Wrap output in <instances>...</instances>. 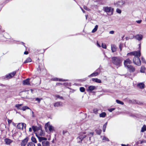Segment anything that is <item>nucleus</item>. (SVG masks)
I'll use <instances>...</instances> for the list:
<instances>
[{"label": "nucleus", "instance_id": "obj_64", "mask_svg": "<svg viewBox=\"0 0 146 146\" xmlns=\"http://www.w3.org/2000/svg\"><path fill=\"white\" fill-rule=\"evenodd\" d=\"M13 124H14V123H13Z\"/></svg>", "mask_w": 146, "mask_h": 146}, {"label": "nucleus", "instance_id": "obj_46", "mask_svg": "<svg viewBox=\"0 0 146 146\" xmlns=\"http://www.w3.org/2000/svg\"><path fill=\"white\" fill-rule=\"evenodd\" d=\"M8 124H9L11 123L12 122V120L8 119L7 120Z\"/></svg>", "mask_w": 146, "mask_h": 146}, {"label": "nucleus", "instance_id": "obj_56", "mask_svg": "<svg viewBox=\"0 0 146 146\" xmlns=\"http://www.w3.org/2000/svg\"><path fill=\"white\" fill-rule=\"evenodd\" d=\"M81 10H82V11L84 13L85 11L81 8Z\"/></svg>", "mask_w": 146, "mask_h": 146}, {"label": "nucleus", "instance_id": "obj_9", "mask_svg": "<svg viewBox=\"0 0 146 146\" xmlns=\"http://www.w3.org/2000/svg\"><path fill=\"white\" fill-rule=\"evenodd\" d=\"M131 63V60L129 58H127L125 60L124 62V64L125 67H127L129 66L130 64Z\"/></svg>", "mask_w": 146, "mask_h": 146}, {"label": "nucleus", "instance_id": "obj_23", "mask_svg": "<svg viewBox=\"0 0 146 146\" xmlns=\"http://www.w3.org/2000/svg\"><path fill=\"white\" fill-rule=\"evenodd\" d=\"M92 80L98 83H101L102 82L98 78H92Z\"/></svg>", "mask_w": 146, "mask_h": 146}, {"label": "nucleus", "instance_id": "obj_33", "mask_svg": "<svg viewBox=\"0 0 146 146\" xmlns=\"http://www.w3.org/2000/svg\"><path fill=\"white\" fill-rule=\"evenodd\" d=\"M27 146H35V145L32 142H30L27 143Z\"/></svg>", "mask_w": 146, "mask_h": 146}, {"label": "nucleus", "instance_id": "obj_1", "mask_svg": "<svg viewBox=\"0 0 146 146\" xmlns=\"http://www.w3.org/2000/svg\"><path fill=\"white\" fill-rule=\"evenodd\" d=\"M127 56L133 55L135 56L133 59L134 63L138 66H140L141 64V61L139 58L141 55L140 51H135L131 52L127 54Z\"/></svg>", "mask_w": 146, "mask_h": 146}, {"label": "nucleus", "instance_id": "obj_41", "mask_svg": "<svg viewBox=\"0 0 146 146\" xmlns=\"http://www.w3.org/2000/svg\"><path fill=\"white\" fill-rule=\"evenodd\" d=\"M42 99V98H35V100L38 101V103H40V100Z\"/></svg>", "mask_w": 146, "mask_h": 146}, {"label": "nucleus", "instance_id": "obj_30", "mask_svg": "<svg viewBox=\"0 0 146 146\" xmlns=\"http://www.w3.org/2000/svg\"><path fill=\"white\" fill-rule=\"evenodd\" d=\"M145 70V68L143 66H142L140 70V72L142 73H144Z\"/></svg>", "mask_w": 146, "mask_h": 146}, {"label": "nucleus", "instance_id": "obj_24", "mask_svg": "<svg viewBox=\"0 0 146 146\" xmlns=\"http://www.w3.org/2000/svg\"><path fill=\"white\" fill-rule=\"evenodd\" d=\"M99 74V73L98 72H94L90 75H89L88 76V77H94L95 76H97Z\"/></svg>", "mask_w": 146, "mask_h": 146}, {"label": "nucleus", "instance_id": "obj_26", "mask_svg": "<svg viewBox=\"0 0 146 146\" xmlns=\"http://www.w3.org/2000/svg\"><path fill=\"white\" fill-rule=\"evenodd\" d=\"M106 115V113L105 112H102L100 114V117H104Z\"/></svg>", "mask_w": 146, "mask_h": 146}, {"label": "nucleus", "instance_id": "obj_60", "mask_svg": "<svg viewBox=\"0 0 146 146\" xmlns=\"http://www.w3.org/2000/svg\"><path fill=\"white\" fill-rule=\"evenodd\" d=\"M86 19H87V16H86Z\"/></svg>", "mask_w": 146, "mask_h": 146}, {"label": "nucleus", "instance_id": "obj_50", "mask_svg": "<svg viewBox=\"0 0 146 146\" xmlns=\"http://www.w3.org/2000/svg\"><path fill=\"white\" fill-rule=\"evenodd\" d=\"M28 54V52L27 51H25L24 52V54Z\"/></svg>", "mask_w": 146, "mask_h": 146}, {"label": "nucleus", "instance_id": "obj_10", "mask_svg": "<svg viewBox=\"0 0 146 146\" xmlns=\"http://www.w3.org/2000/svg\"><path fill=\"white\" fill-rule=\"evenodd\" d=\"M134 37H135L136 39L140 41L142 39L143 36L142 35H141L138 34L134 36H133L132 38H130V39H132Z\"/></svg>", "mask_w": 146, "mask_h": 146}, {"label": "nucleus", "instance_id": "obj_3", "mask_svg": "<svg viewBox=\"0 0 146 146\" xmlns=\"http://www.w3.org/2000/svg\"><path fill=\"white\" fill-rule=\"evenodd\" d=\"M38 140L40 142H41L42 146H50V143L48 141L47 139L44 137H38Z\"/></svg>", "mask_w": 146, "mask_h": 146}, {"label": "nucleus", "instance_id": "obj_59", "mask_svg": "<svg viewBox=\"0 0 146 146\" xmlns=\"http://www.w3.org/2000/svg\"><path fill=\"white\" fill-rule=\"evenodd\" d=\"M119 47L120 48V49L121 50V46L120 45L119 46Z\"/></svg>", "mask_w": 146, "mask_h": 146}, {"label": "nucleus", "instance_id": "obj_48", "mask_svg": "<svg viewBox=\"0 0 146 146\" xmlns=\"http://www.w3.org/2000/svg\"><path fill=\"white\" fill-rule=\"evenodd\" d=\"M141 20H138V21H136V22L137 23H141Z\"/></svg>", "mask_w": 146, "mask_h": 146}, {"label": "nucleus", "instance_id": "obj_35", "mask_svg": "<svg viewBox=\"0 0 146 146\" xmlns=\"http://www.w3.org/2000/svg\"><path fill=\"white\" fill-rule=\"evenodd\" d=\"M98 110L97 108H94L93 110V112L96 114L98 113Z\"/></svg>", "mask_w": 146, "mask_h": 146}, {"label": "nucleus", "instance_id": "obj_6", "mask_svg": "<svg viewBox=\"0 0 146 146\" xmlns=\"http://www.w3.org/2000/svg\"><path fill=\"white\" fill-rule=\"evenodd\" d=\"M36 136L38 139V137H42L40 136H44V133L41 129H40L36 133H35Z\"/></svg>", "mask_w": 146, "mask_h": 146}, {"label": "nucleus", "instance_id": "obj_38", "mask_svg": "<svg viewBox=\"0 0 146 146\" xmlns=\"http://www.w3.org/2000/svg\"><path fill=\"white\" fill-rule=\"evenodd\" d=\"M80 91L82 92H84L85 90V88L83 87H81L80 89Z\"/></svg>", "mask_w": 146, "mask_h": 146}, {"label": "nucleus", "instance_id": "obj_47", "mask_svg": "<svg viewBox=\"0 0 146 146\" xmlns=\"http://www.w3.org/2000/svg\"><path fill=\"white\" fill-rule=\"evenodd\" d=\"M109 33L110 34H113L114 33V31H110Z\"/></svg>", "mask_w": 146, "mask_h": 146}, {"label": "nucleus", "instance_id": "obj_62", "mask_svg": "<svg viewBox=\"0 0 146 146\" xmlns=\"http://www.w3.org/2000/svg\"><path fill=\"white\" fill-rule=\"evenodd\" d=\"M127 38H127H126V40H127L128 38Z\"/></svg>", "mask_w": 146, "mask_h": 146}, {"label": "nucleus", "instance_id": "obj_13", "mask_svg": "<svg viewBox=\"0 0 146 146\" xmlns=\"http://www.w3.org/2000/svg\"><path fill=\"white\" fill-rule=\"evenodd\" d=\"M28 141V138H26L23 140L21 143V146H25Z\"/></svg>", "mask_w": 146, "mask_h": 146}, {"label": "nucleus", "instance_id": "obj_44", "mask_svg": "<svg viewBox=\"0 0 146 146\" xmlns=\"http://www.w3.org/2000/svg\"><path fill=\"white\" fill-rule=\"evenodd\" d=\"M142 61L143 63H146V62L145 60V59L143 57H142L141 58Z\"/></svg>", "mask_w": 146, "mask_h": 146}, {"label": "nucleus", "instance_id": "obj_21", "mask_svg": "<svg viewBox=\"0 0 146 146\" xmlns=\"http://www.w3.org/2000/svg\"><path fill=\"white\" fill-rule=\"evenodd\" d=\"M32 129H33V131L35 132L37 131H38L40 128L39 127H38L36 126H32Z\"/></svg>", "mask_w": 146, "mask_h": 146}, {"label": "nucleus", "instance_id": "obj_31", "mask_svg": "<svg viewBox=\"0 0 146 146\" xmlns=\"http://www.w3.org/2000/svg\"><path fill=\"white\" fill-rule=\"evenodd\" d=\"M98 25H96L94 29L92 30V33H94L96 32L98 28Z\"/></svg>", "mask_w": 146, "mask_h": 146}, {"label": "nucleus", "instance_id": "obj_45", "mask_svg": "<svg viewBox=\"0 0 146 146\" xmlns=\"http://www.w3.org/2000/svg\"><path fill=\"white\" fill-rule=\"evenodd\" d=\"M115 108H111V109H110L108 110L109 111H110V112H112V111H113V110H115Z\"/></svg>", "mask_w": 146, "mask_h": 146}, {"label": "nucleus", "instance_id": "obj_5", "mask_svg": "<svg viewBox=\"0 0 146 146\" xmlns=\"http://www.w3.org/2000/svg\"><path fill=\"white\" fill-rule=\"evenodd\" d=\"M45 128L46 131L48 130V129L50 132H52L54 130V127L51 125H50V123L48 122L45 124Z\"/></svg>", "mask_w": 146, "mask_h": 146}, {"label": "nucleus", "instance_id": "obj_4", "mask_svg": "<svg viewBox=\"0 0 146 146\" xmlns=\"http://www.w3.org/2000/svg\"><path fill=\"white\" fill-rule=\"evenodd\" d=\"M103 10L108 15H111L113 14L114 9L111 7H106L103 8Z\"/></svg>", "mask_w": 146, "mask_h": 146}, {"label": "nucleus", "instance_id": "obj_34", "mask_svg": "<svg viewBox=\"0 0 146 146\" xmlns=\"http://www.w3.org/2000/svg\"><path fill=\"white\" fill-rule=\"evenodd\" d=\"M96 133L98 135H100L102 132V130L100 129H97L96 130Z\"/></svg>", "mask_w": 146, "mask_h": 146}, {"label": "nucleus", "instance_id": "obj_49", "mask_svg": "<svg viewBox=\"0 0 146 146\" xmlns=\"http://www.w3.org/2000/svg\"><path fill=\"white\" fill-rule=\"evenodd\" d=\"M97 45L98 47H101L100 45L99 44V43H98V41L97 42Z\"/></svg>", "mask_w": 146, "mask_h": 146}, {"label": "nucleus", "instance_id": "obj_43", "mask_svg": "<svg viewBox=\"0 0 146 146\" xmlns=\"http://www.w3.org/2000/svg\"><path fill=\"white\" fill-rule=\"evenodd\" d=\"M102 47L104 48H106V45L105 44L102 43Z\"/></svg>", "mask_w": 146, "mask_h": 146}, {"label": "nucleus", "instance_id": "obj_54", "mask_svg": "<svg viewBox=\"0 0 146 146\" xmlns=\"http://www.w3.org/2000/svg\"><path fill=\"white\" fill-rule=\"evenodd\" d=\"M37 146H42V145L40 143H38L37 144Z\"/></svg>", "mask_w": 146, "mask_h": 146}, {"label": "nucleus", "instance_id": "obj_32", "mask_svg": "<svg viewBox=\"0 0 146 146\" xmlns=\"http://www.w3.org/2000/svg\"><path fill=\"white\" fill-rule=\"evenodd\" d=\"M30 108L27 106H25L22 107L21 110H23V111H25L27 109H29Z\"/></svg>", "mask_w": 146, "mask_h": 146}, {"label": "nucleus", "instance_id": "obj_52", "mask_svg": "<svg viewBox=\"0 0 146 146\" xmlns=\"http://www.w3.org/2000/svg\"><path fill=\"white\" fill-rule=\"evenodd\" d=\"M121 145L122 146H128V145L127 144V145H126L122 144H121Z\"/></svg>", "mask_w": 146, "mask_h": 146}, {"label": "nucleus", "instance_id": "obj_25", "mask_svg": "<svg viewBox=\"0 0 146 146\" xmlns=\"http://www.w3.org/2000/svg\"><path fill=\"white\" fill-rule=\"evenodd\" d=\"M22 105V104H16L15 106L16 108H17L18 109L21 110L22 107L21 106Z\"/></svg>", "mask_w": 146, "mask_h": 146}, {"label": "nucleus", "instance_id": "obj_8", "mask_svg": "<svg viewBox=\"0 0 146 146\" xmlns=\"http://www.w3.org/2000/svg\"><path fill=\"white\" fill-rule=\"evenodd\" d=\"M26 125L24 123H19L17 125V127L19 129H23L24 128L25 129Z\"/></svg>", "mask_w": 146, "mask_h": 146}, {"label": "nucleus", "instance_id": "obj_11", "mask_svg": "<svg viewBox=\"0 0 146 146\" xmlns=\"http://www.w3.org/2000/svg\"><path fill=\"white\" fill-rule=\"evenodd\" d=\"M16 74V72L14 71L12 73L9 74L6 76V77L7 79L13 77Z\"/></svg>", "mask_w": 146, "mask_h": 146}, {"label": "nucleus", "instance_id": "obj_55", "mask_svg": "<svg viewBox=\"0 0 146 146\" xmlns=\"http://www.w3.org/2000/svg\"><path fill=\"white\" fill-rule=\"evenodd\" d=\"M90 134L92 136H93L94 135V133L91 132L90 133Z\"/></svg>", "mask_w": 146, "mask_h": 146}, {"label": "nucleus", "instance_id": "obj_39", "mask_svg": "<svg viewBox=\"0 0 146 146\" xmlns=\"http://www.w3.org/2000/svg\"><path fill=\"white\" fill-rule=\"evenodd\" d=\"M84 8L86 10L88 11H90L91 10L88 8L86 6H84Z\"/></svg>", "mask_w": 146, "mask_h": 146}, {"label": "nucleus", "instance_id": "obj_16", "mask_svg": "<svg viewBox=\"0 0 146 146\" xmlns=\"http://www.w3.org/2000/svg\"><path fill=\"white\" fill-rule=\"evenodd\" d=\"M62 103L61 102H57L54 103V106L55 107H58L62 106Z\"/></svg>", "mask_w": 146, "mask_h": 146}, {"label": "nucleus", "instance_id": "obj_7", "mask_svg": "<svg viewBox=\"0 0 146 146\" xmlns=\"http://www.w3.org/2000/svg\"><path fill=\"white\" fill-rule=\"evenodd\" d=\"M85 134V132L80 133V136L77 138V139H80V141H79L80 143H81L83 139L86 137V135H83Z\"/></svg>", "mask_w": 146, "mask_h": 146}, {"label": "nucleus", "instance_id": "obj_15", "mask_svg": "<svg viewBox=\"0 0 146 146\" xmlns=\"http://www.w3.org/2000/svg\"><path fill=\"white\" fill-rule=\"evenodd\" d=\"M29 80L30 79L28 78L24 80L23 81V84L24 85H30V84L29 82Z\"/></svg>", "mask_w": 146, "mask_h": 146}, {"label": "nucleus", "instance_id": "obj_19", "mask_svg": "<svg viewBox=\"0 0 146 146\" xmlns=\"http://www.w3.org/2000/svg\"><path fill=\"white\" fill-rule=\"evenodd\" d=\"M96 89V87L93 86H91L88 87V91L91 92L92 90H95Z\"/></svg>", "mask_w": 146, "mask_h": 146}, {"label": "nucleus", "instance_id": "obj_36", "mask_svg": "<svg viewBox=\"0 0 146 146\" xmlns=\"http://www.w3.org/2000/svg\"><path fill=\"white\" fill-rule=\"evenodd\" d=\"M107 122H106L103 125V131L104 132H105V131L106 129L107 125Z\"/></svg>", "mask_w": 146, "mask_h": 146}, {"label": "nucleus", "instance_id": "obj_61", "mask_svg": "<svg viewBox=\"0 0 146 146\" xmlns=\"http://www.w3.org/2000/svg\"><path fill=\"white\" fill-rule=\"evenodd\" d=\"M142 142H142V141H141V143H142Z\"/></svg>", "mask_w": 146, "mask_h": 146}, {"label": "nucleus", "instance_id": "obj_17", "mask_svg": "<svg viewBox=\"0 0 146 146\" xmlns=\"http://www.w3.org/2000/svg\"><path fill=\"white\" fill-rule=\"evenodd\" d=\"M137 87L140 89H143L145 87V84L143 82L137 84Z\"/></svg>", "mask_w": 146, "mask_h": 146}, {"label": "nucleus", "instance_id": "obj_57", "mask_svg": "<svg viewBox=\"0 0 146 146\" xmlns=\"http://www.w3.org/2000/svg\"><path fill=\"white\" fill-rule=\"evenodd\" d=\"M29 91H31V93H33V90L32 89H30V90H29Z\"/></svg>", "mask_w": 146, "mask_h": 146}, {"label": "nucleus", "instance_id": "obj_12", "mask_svg": "<svg viewBox=\"0 0 146 146\" xmlns=\"http://www.w3.org/2000/svg\"><path fill=\"white\" fill-rule=\"evenodd\" d=\"M127 68L130 72H133L135 70V68L131 65H130L127 66Z\"/></svg>", "mask_w": 146, "mask_h": 146}, {"label": "nucleus", "instance_id": "obj_27", "mask_svg": "<svg viewBox=\"0 0 146 146\" xmlns=\"http://www.w3.org/2000/svg\"><path fill=\"white\" fill-rule=\"evenodd\" d=\"M32 61V60L30 58H28L24 62V63H26L29 62H31Z\"/></svg>", "mask_w": 146, "mask_h": 146}, {"label": "nucleus", "instance_id": "obj_42", "mask_svg": "<svg viewBox=\"0 0 146 146\" xmlns=\"http://www.w3.org/2000/svg\"><path fill=\"white\" fill-rule=\"evenodd\" d=\"M116 11L117 13L119 14H120L121 12V10L119 9H116Z\"/></svg>", "mask_w": 146, "mask_h": 146}, {"label": "nucleus", "instance_id": "obj_29", "mask_svg": "<svg viewBox=\"0 0 146 146\" xmlns=\"http://www.w3.org/2000/svg\"><path fill=\"white\" fill-rule=\"evenodd\" d=\"M31 140L34 143H37V141L36 138L33 136L31 137Z\"/></svg>", "mask_w": 146, "mask_h": 146}, {"label": "nucleus", "instance_id": "obj_18", "mask_svg": "<svg viewBox=\"0 0 146 146\" xmlns=\"http://www.w3.org/2000/svg\"><path fill=\"white\" fill-rule=\"evenodd\" d=\"M111 48L112 52H113L116 51L117 49L116 46L114 44L111 45Z\"/></svg>", "mask_w": 146, "mask_h": 146}, {"label": "nucleus", "instance_id": "obj_40", "mask_svg": "<svg viewBox=\"0 0 146 146\" xmlns=\"http://www.w3.org/2000/svg\"><path fill=\"white\" fill-rule=\"evenodd\" d=\"M55 96L56 97L60 99H62L63 98L62 96H60L58 95H56Z\"/></svg>", "mask_w": 146, "mask_h": 146}, {"label": "nucleus", "instance_id": "obj_63", "mask_svg": "<svg viewBox=\"0 0 146 146\" xmlns=\"http://www.w3.org/2000/svg\"><path fill=\"white\" fill-rule=\"evenodd\" d=\"M127 38H127H126V40H127L128 38Z\"/></svg>", "mask_w": 146, "mask_h": 146}, {"label": "nucleus", "instance_id": "obj_14", "mask_svg": "<svg viewBox=\"0 0 146 146\" xmlns=\"http://www.w3.org/2000/svg\"><path fill=\"white\" fill-rule=\"evenodd\" d=\"M51 80L54 81H62L65 82L67 81V80L62 79H59L57 78H54L52 79Z\"/></svg>", "mask_w": 146, "mask_h": 146}, {"label": "nucleus", "instance_id": "obj_53", "mask_svg": "<svg viewBox=\"0 0 146 146\" xmlns=\"http://www.w3.org/2000/svg\"><path fill=\"white\" fill-rule=\"evenodd\" d=\"M32 131V129L30 127L29 129V131L30 132H31Z\"/></svg>", "mask_w": 146, "mask_h": 146}, {"label": "nucleus", "instance_id": "obj_22", "mask_svg": "<svg viewBox=\"0 0 146 146\" xmlns=\"http://www.w3.org/2000/svg\"><path fill=\"white\" fill-rule=\"evenodd\" d=\"M5 141L6 144L9 145L12 142V141L10 139L6 138L5 139Z\"/></svg>", "mask_w": 146, "mask_h": 146}, {"label": "nucleus", "instance_id": "obj_20", "mask_svg": "<svg viewBox=\"0 0 146 146\" xmlns=\"http://www.w3.org/2000/svg\"><path fill=\"white\" fill-rule=\"evenodd\" d=\"M101 137L102 138V140L103 142L110 141L109 139L105 136H101Z\"/></svg>", "mask_w": 146, "mask_h": 146}, {"label": "nucleus", "instance_id": "obj_28", "mask_svg": "<svg viewBox=\"0 0 146 146\" xmlns=\"http://www.w3.org/2000/svg\"><path fill=\"white\" fill-rule=\"evenodd\" d=\"M146 131V126L145 125H143V127H142L141 128V132H143L145 131Z\"/></svg>", "mask_w": 146, "mask_h": 146}, {"label": "nucleus", "instance_id": "obj_2", "mask_svg": "<svg viewBox=\"0 0 146 146\" xmlns=\"http://www.w3.org/2000/svg\"><path fill=\"white\" fill-rule=\"evenodd\" d=\"M112 63L118 67L121 65L122 61L120 58L114 57L112 58Z\"/></svg>", "mask_w": 146, "mask_h": 146}, {"label": "nucleus", "instance_id": "obj_37", "mask_svg": "<svg viewBox=\"0 0 146 146\" xmlns=\"http://www.w3.org/2000/svg\"><path fill=\"white\" fill-rule=\"evenodd\" d=\"M116 102L117 103L121 105H123L124 104V103L123 102L121 101L118 100H116Z\"/></svg>", "mask_w": 146, "mask_h": 146}, {"label": "nucleus", "instance_id": "obj_51", "mask_svg": "<svg viewBox=\"0 0 146 146\" xmlns=\"http://www.w3.org/2000/svg\"><path fill=\"white\" fill-rule=\"evenodd\" d=\"M32 116L33 117H35V115L34 113L33 112V111H32Z\"/></svg>", "mask_w": 146, "mask_h": 146}, {"label": "nucleus", "instance_id": "obj_58", "mask_svg": "<svg viewBox=\"0 0 146 146\" xmlns=\"http://www.w3.org/2000/svg\"><path fill=\"white\" fill-rule=\"evenodd\" d=\"M77 142L78 143H79V141H80V139H77Z\"/></svg>", "mask_w": 146, "mask_h": 146}]
</instances>
